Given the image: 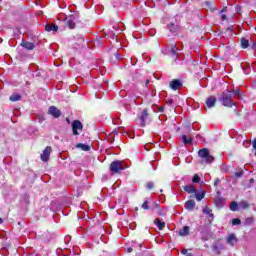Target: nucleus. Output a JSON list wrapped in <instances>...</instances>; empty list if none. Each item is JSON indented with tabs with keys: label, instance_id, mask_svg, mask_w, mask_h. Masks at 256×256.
Returning a JSON list of instances; mask_svg holds the SVG:
<instances>
[{
	"label": "nucleus",
	"instance_id": "obj_1",
	"mask_svg": "<svg viewBox=\"0 0 256 256\" xmlns=\"http://www.w3.org/2000/svg\"><path fill=\"white\" fill-rule=\"evenodd\" d=\"M232 99H233V95L231 94V92H223L221 97L219 98V101L222 103L224 107L231 108L233 107V105H235Z\"/></svg>",
	"mask_w": 256,
	"mask_h": 256
},
{
	"label": "nucleus",
	"instance_id": "obj_2",
	"mask_svg": "<svg viewBox=\"0 0 256 256\" xmlns=\"http://www.w3.org/2000/svg\"><path fill=\"white\" fill-rule=\"evenodd\" d=\"M198 155L205 161V163H213L214 161L213 156H211L207 148L199 150Z\"/></svg>",
	"mask_w": 256,
	"mask_h": 256
},
{
	"label": "nucleus",
	"instance_id": "obj_3",
	"mask_svg": "<svg viewBox=\"0 0 256 256\" xmlns=\"http://www.w3.org/2000/svg\"><path fill=\"white\" fill-rule=\"evenodd\" d=\"M123 170H125V167H123L122 161L116 160L110 164V171H112V173H118Z\"/></svg>",
	"mask_w": 256,
	"mask_h": 256
},
{
	"label": "nucleus",
	"instance_id": "obj_4",
	"mask_svg": "<svg viewBox=\"0 0 256 256\" xmlns=\"http://www.w3.org/2000/svg\"><path fill=\"white\" fill-rule=\"evenodd\" d=\"M72 131L74 135H79V131H83V124L79 120L72 122Z\"/></svg>",
	"mask_w": 256,
	"mask_h": 256
},
{
	"label": "nucleus",
	"instance_id": "obj_5",
	"mask_svg": "<svg viewBox=\"0 0 256 256\" xmlns=\"http://www.w3.org/2000/svg\"><path fill=\"white\" fill-rule=\"evenodd\" d=\"M51 151H53V149L51 148V146H47L44 151L42 152L40 158L41 161L47 162L49 161V157L51 155Z\"/></svg>",
	"mask_w": 256,
	"mask_h": 256
},
{
	"label": "nucleus",
	"instance_id": "obj_6",
	"mask_svg": "<svg viewBox=\"0 0 256 256\" xmlns=\"http://www.w3.org/2000/svg\"><path fill=\"white\" fill-rule=\"evenodd\" d=\"M49 115L55 117V119H59L61 117V110L57 109L55 106H51L48 110Z\"/></svg>",
	"mask_w": 256,
	"mask_h": 256
},
{
	"label": "nucleus",
	"instance_id": "obj_7",
	"mask_svg": "<svg viewBox=\"0 0 256 256\" xmlns=\"http://www.w3.org/2000/svg\"><path fill=\"white\" fill-rule=\"evenodd\" d=\"M226 242L228 245H231V247H235V244L237 243V236L234 233H231L227 236Z\"/></svg>",
	"mask_w": 256,
	"mask_h": 256
},
{
	"label": "nucleus",
	"instance_id": "obj_8",
	"mask_svg": "<svg viewBox=\"0 0 256 256\" xmlns=\"http://www.w3.org/2000/svg\"><path fill=\"white\" fill-rule=\"evenodd\" d=\"M147 117H149V113L147 112V109H144L142 111L141 116H140V125H141V127H145L146 121H147Z\"/></svg>",
	"mask_w": 256,
	"mask_h": 256
},
{
	"label": "nucleus",
	"instance_id": "obj_9",
	"mask_svg": "<svg viewBox=\"0 0 256 256\" xmlns=\"http://www.w3.org/2000/svg\"><path fill=\"white\" fill-rule=\"evenodd\" d=\"M217 103V98L215 96H210L206 99V107L208 109L213 108V106Z\"/></svg>",
	"mask_w": 256,
	"mask_h": 256
},
{
	"label": "nucleus",
	"instance_id": "obj_10",
	"mask_svg": "<svg viewBox=\"0 0 256 256\" xmlns=\"http://www.w3.org/2000/svg\"><path fill=\"white\" fill-rule=\"evenodd\" d=\"M167 51L170 55H177V51H181V49L177 47V44H172L167 48Z\"/></svg>",
	"mask_w": 256,
	"mask_h": 256
},
{
	"label": "nucleus",
	"instance_id": "obj_11",
	"mask_svg": "<svg viewBox=\"0 0 256 256\" xmlns=\"http://www.w3.org/2000/svg\"><path fill=\"white\" fill-rule=\"evenodd\" d=\"M181 81L179 80H172L170 82V88L173 90V91H177V89H179L181 87Z\"/></svg>",
	"mask_w": 256,
	"mask_h": 256
},
{
	"label": "nucleus",
	"instance_id": "obj_12",
	"mask_svg": "<svg viewBox=\"0 0 256 256\" xmlns=\"http://www.w3.org/2000/svg\"><path fill=\"white\" fill-rule=\"evenodd\" d=\"M66 24L69 27V29H75V17L70 16L66 18Z\"/></svg>",
	"mask_w": 256,
	"mask_h": 256
},
{
	"label": "nucleus",
	"instance_id": "obj_13",
	"mask_svg": "<svg viewBox=\"0 0 256 256\" xmlns=\"http://www.w3.org/2000/svg\"><path fill=\"white\" fill-rule=\"evenodd\" d=\"M46 31L51 32L53 31L54 33H57V31H59V26L55 25V24H47L45 26Z\"/></svg>",
	"mask_w": 256,
	"mask_h": 256
},
{
	"label": "nucleus",
	"instance_id": "obj_14",
	"mask_svg": "<svg viewBox=\"0 0 256 256\" xmlns=\"http://www.w3.org/2000/svg\"><path fill=\"white\" fill-rule=\"evenodd\" d=\"M194 194H195V198L197 201H203V199H205V191L204 190H202L201 192H198L196 190V192H194Z\"/></svg>",
	"mask_w": 256,
	"mask_h": 256
},
{
	"label": "nucleus",
	"instance_id": "obj_15",
	"mask_svg": "<svg viewBox=\"0 0 256 256\" xmlns=\"http://www.w3.org/2000/svg\"><path fill=\"white\" fill-rule=\"evenodd\" d=\"M214 203H215V205L217 206V207H223L224 205H225V199H223V198H221V197H216L215 199H214Z\"/></svg>",
	"mask_w": 256,
	"mask_h": 256
},
{
	"label": "nucleus",
	"instance_id": "obj_16",
	"mask_svg": "<svg viewBox=\"0 0 256 256\" xmlns=\"http://www.w3.org/2000/svg\"><path fill=\"white\" fill-rule=\"evenodd\" d=\"M194 207H195V201L194 200H188L185 203V209H187V211H193Z\"/></svg>",
	"mask_w": 256,
	"mask_h": 256
},
{
	"label": "nucleus",
	"instance_id": "obj_17",
	"mask_svg": "<svg viewBox=\"0 0 256 256\" xmlns=\"http://www.w3.org/2000/svg\"><path fill=\"white\" fill-rule=\"evenodd\" d=\"M184 191H186V193H197V189H195V186L193 185H186L183 187Z\"/></svg>",
	"mask_w": 256,
	"mask_h": 256
},
{
	"label": "nucleus",
	"instance_id": "obj_18",
	"mask_svg": "<svg viewBox=\"0 0 256 256\" xmlns=\"http://www.w3.org/2000/svg\"><path fill=\"white\" fill-rule=\"evenodd\" d=\"M189 226H184L180 231H179V235L180 237H187V235H189Z\"/></svg>",
	"mask_w": 256,
	"mask_h": 256
},
{
	"label": "nucleus",
	"instance_id": "obj_19",
	"mask_svg": "<svg viewBox=\"0 0 256 256\" xmlns=\"http://www.w3.org/2000/svg\"><path fill=\"white\" fill-rule=\"evenodd\" d=\"M22 47H24V49H28L29 51H33V49H35V44L31 42H23Z\"/></svg>",
	"mask_w": 256,
	"mask_h": 256
},
{
	"label": "nucleus",
	"instance_id": "obj_20",
	"mask_svg": "<svg viewBox=\"0 0 256 256\" xmlns=\"http://www.w3.org/2000/svg\"><path fill=\"white\" fill-rule=\"evenodd\" d=\"M155 225L158 227L160 231H163L165 229V222H162L161 219L159 218L155 220Z\"/></svg>",
	"mask_w": 256,
	"mask_h": 256
},
{
	"label": "nucleus",
	"instance_id": "obj_21",
	"mask_svg": "<svg viewBox=\"0 0 256 256\" xmlns=\"http://www.w3.org/2000/svg\"><path fill=\"white\" fill-rule=\"evenodd\" d=\"M76 147L78 149H82V151H89V149H91V147L89 145L81 144V143L77 144Z\"/></svg>",
	"mask_w": 256,
	"mask_h": 256
},
{
	"label": "nucleus",
	"instance_id": "obj_22",
	"mask_svg": "<svg viewBox=\"0 0 256 256\" xmlns=\"http://www.w3.org/2000/svg\"><path fill=\"white\" fill-rule=\"evenodd\" d=\"M204 6H205L207 9H209L210 11H215V10H216V9H215V5H213V3L209 2V1H206V2L204 3Z\"/></svg>",
	"mask_w": 256,
	"mask_h": 256
},
{
	"label": "nucleus",
	"instance_id": "obj_23",
	"mask_svg": "<svg viewBox=\"0 0 256 256\" xmlns=\"http://www.w3.org/2000/svg\"><path fill=\"white\" fill-rule=\"evenodd\" d=\"M241 46L243 49H247V47H249V40L242 38L241 39Z\"/></svg>",
	"mask_w": 256,
	"mask_h": 256
},
{
	"label": "nucleus",
	"instance_id": "obj_24",
	"mask_svg": "<svg viewBox=\"0 0 256 256\" xmlns=\"http://www.w3.org/2000/svg\"><path fill=\"white\" fill-rule=\"evenodd\" d=\"M10 101H13V102H15V101H21V96H20L19 94H12V95L10 96Z\"/></svg>",
	"mask_w": 256,
	"mask_h": 256
},
{
	"label": "nucleus",
	"instance_id": "obj_25",
	"mask_svg": "<svg viewBox=\"0 0 256 256\" xmlns=\"http://www.w3.org/2000/svg\"><path fill=\"white\" fill-rule=\"evenodd\" d=\"M168 29L171 33H175L177 31V25L171 23V24H168Z\"/></svg>",
	"mask_w": 256,
	"mask_h": 256
},
{
	"label": "nucleus",
	"instance_id": "obj_26",
	"mask_svg": "<svg viewBox=\"0 0 256 256\" xmlns=\"http://www.w3.org/2000/svg\"><path fill=\"white\" fill-rule=\"evenodd\" d=\"M239 207V204H237L236 201H233L231 204H230V211H237Z\"/></svg>",
	"mask_w": 256,
	"mask_h": 256
},
{
	"label": "nucleus",
	"instance_id": "obj_27",
	"mask_svg": "<svg viewBox=\"0 0 256 256\" xmlns=\"http://www.w3.org/2000/svg\"><path fill=\"white\" fill-rule=\"evenodd\" d=\"M203 213L205 214V215H209L212 219H213V214H212V210L210 209V208H208V207H205L204 209H203Z\"/></svg>",
	"mask_w": 256,
	"mask_h": 256
},
{
	"label": "nucleus",
	"instance_id": "obj_28",
	"mask_svg": "<svg viewBox=\"0 0 256 256\" xmlns=\"http://www.w3.org/2000/svg\"><path fill=\"white\" fill-rule=\"evenodd\" d=\"M239 207H241V209H249V203L247 201H242L239 203Z\"/></svg>",
	"mask_w": 256,
	"mask_h": 256
},
{
	"label": "nucleus",
	"instance_id": "obj_29",
	"mask_svg": "<svg viewBox=\"0 0 256 256\" xmlns=\"http://www.w3.org/2000/svg\"><path fill=\"white\" fill-rule=\"evenodd\" d=\"M214 252L217 253V255L221 254V251H223V245L221 246H214Z\"/></svg>",
	"mask_w": 256,
	"mask_h": 256
},
{
	"label": "nucleus",
	"instance_id": "obj_30",
	"mask_svg": "<svg viewBox=\"0 0 256 256\" xmlns=\"http://www.w3.org/2000/svg\"><path fill=\"white\" fill-rule=\"evenodd\" d=\"M182 141L185 143V145H189V143H191V138H187L186 135H183Z\"/></svg>",
	"mask_w": 256,
	"mask_h": 256
},
{
	"label": "nucleus",
	"instance_id": "obj_31",
	"mask_svg": "<svg viewBox=\"0 0 256 256\" xmlns=\"http://www.w3.org/2000/svg\"><path fill=\"white\" fill-rule=\"evenodd\" d=\"M201 181V177H199L198 174H195L194 177L192 178L193 183H199Z\"/></svg>",
	"mask_w": 256,
	"mask_h": 256
},
{
	"label": "nucleus",
	"instance_id": "obj_32",
	"mask_svg": "<svg viewBox=\"0 0 256 256\" xmlns=\"http://www.w3.org/2000/svg\"><path fill=\"white\" fill-rule=\"evenodd\" d=\"M232 225H241V220L239 218H235L232 220Z\"/></svg>",
	"mask_w": 256,
	"mask_h": 256
},
{
	"label": "nucleus",
	"instance_id": "obj_33",
	"mask_svg": "<svg viewBox=\"0 0 256 256\" xmlns=\"http://www.w3.org/2000/svg\"><path fill=\"white\" fill-rule=\"evenodd\" d=\"M254 221L255 219H253V217H249L246 219V225H251Z\"/></svg>",
	"mask_w": 256,
	"mask_h": 256
},
{
	"label": "nucleus",
	"instance_id": "obj_34",
	"mask_svg": "<svg viewBox=\"0 0 256 256\" xmlns=\"http://www.w3.org/2000/svg\"><path fill=\"white\" fill-rule=\"evenodd\" d=\"M142 209H149V204L147 201H145L143 204H142Z\"/></svg>",
	"mask_w": 256,
	"mask_h": 256
},
{
	"label": "nucleus",
	"instance_id": "obj_35",
	"mask_svg": "<svg viewBox=\"0 0 256 256\" xmlns=\"http://www.w3.org/2000/svg\"><path fill=\"white\" fill-rule=\"evenodd\" d=\"M153 186V182H148L146 185L147 189H153Z\"/></svg>",
	"mask_w": 256,
	"mask_h": 256
},
{
	"label": "nucleus",
	"instance_id": "obj_36",
	"mask_svg": "<svg viewBox=\"0 0 256 256\" xmlns=\"http://www.w3.org/2000/svg\"><path fill=\"white\" fill-rule=\"evenodd\" d=\"M181 253H182V255H189V250H187V249H183L182 251H181Z\"/></svg>",
	"mask_w": 256,
	"mask_h": 256
},
{
	"label": "nucleus",
	"instance_id": "obj_37",
	"mask_svg": "<svg viewBox=\"0 0 256 256\" xmlns=\"http://www.w3.org/2000/svg\"><path fill=\"white\" fill-rule=\"evenodd\" d=\"M235 177H243V172H236Z\"/></svg>",
	"mask_w": 256,
	"mask_h": 256
},
{
	"label": "nucleus",
	"instance_id": "obj_38",
	"mask_svg": "<svg viewBox=\"0 0 256 256\" xmlns=\"http://www.w3.org/2000/svg\"><path fill=\"white\" fill-rule=\"evenodd\" d=\"M221 21H227V16L225 14L221 15Z\"/></svg>",
	"mask_w": 256,
	"mask_h": 256
},
{
	"label": "nucleus",
	"instance_id": "obj_39",
	"mask_svg": "<svg viewBox=\"0 0 256 256\" xmlns=\"http://www.w3.org/2000/svg\"><path fill=\"white\" fill-rule=\"evenodd\" d=\"M219 183H221V180L216 179L215 182H214L215 187H217V185H219Z\"/></svg>",
	"mask_w": 256,
	"mask_h": 256
},
{
	"label": "nucleus",
	"instance_id": "obj_40",
	"mask_svg": "<svg viewBox=\"0 0 256 256\" xmlns=\"http://www.w3.org/2000/svg\"><path fill=\"white\" fill-rule=\"evenodd\" d=\"M173 104V100H168L167 101V105H172Z\"/></svg>",
	"mask_w": 256,
	"mask_h": 256
},
{
	"label": "nucleus",
	"instance_id": "obj_41",
	"mask_svg": "<svg viewBox=\"0 0 256 256\" xmlns=\"http://www.w3.org/2000/svg\"><path fill=\"white\" fill-rule=\"evenodd\" d=\"M133 251V248H127V252L131 253Z\"/></svg>",
	"mask_w": 256,
	"mask_h": 256
},
{
	"label": "nucleus",
	"instance_id": "obj_42",
	"mask_svg": "<svg viewBox=\"0 0 256 256\" xmlns=\"http://www.w3.org/2000/svg\"><path fill=\"white\" fill-rule=\"evenodd\" d=\"M234 95H239V90H234Z\"/></svg>",
	"mask_w": 256,
	"mask_h": 256
},
{
	"label": "nucleus",
	"instance_id": "obj_43",
	"mask_svg": "<svg viewBox=\"0 0 256 256\" xmlns=\"http://www.w3.org/2000/svg\"><path fill=\"white\" fill-rule=\"evenodd\" d=\"M1 224H3V219H2V218H0V225H1Z\"/></svg>",
	"mask_w": 256,
	"mask_h": 256
},
{
	"label": "nucleus",
	"instance_id": "obj_44",
	"mask_svg": "<svg viewBox=\"0 0 256 256\" xmlns=\"http://www.w3.org/2000/svg\"><path fill=\"white\" fill-rule=\"evenodd\" d=\"M146 85H149V80L146 81Z\"/></svg>",
	"mask_w": 256,
	"mask_h": 256
},
{
	"label": "nucleus",
	"instance_id": "obj_45",
	"mask_svg": "<svg viewBox=\"0 0 256 256\" xmlns=\"http://www.w3.org/2000/svg\"><path fill=\"white\" fill-rule=\"evenodd\" d=\"M116 57H117V59H121V57H119V55H117Z\"/></svg>",
	"mask_w": 256,
	"mask_h": 256
},
{
	"label": "nucleus",
	"instance_id": "obj_46",
	"mask_svg": "<svg viewBox=\"0 0 256 256\" xmlns=\"http://www.w3.org/2000/svg\"><path fill=\"white\" fill-rule=\"evenodd\" d=\"M250 181H251V183H253V181H255V180L251 179Z\"/></svg>",
	"mask_w": 256,
	"mask_h": 256
},
{
	"label": "nucleus",
	"instance_id": "obj_47",
	"mask_svg": "<svg viewBox=\"0 0 256 256\" xmlns=\"http://www.w3.org/2000/svg\"><path fill=\"white\" fill-rule=\"evenodd\" d=\"M237 13H239V8H237Z\"/></svg>",
	"mask_w": 256,
	"mask_h": 256
},
{
	"label": "nucleus",
	"instance_id": "obj_48",
	"mask_svg": "<svg viewBox=\"0 0 256 256\" xmlns=\"http://www.w3.org/2000/svg\"><path fill=\"white\" fill-rule=\"evenodd\" d=\"M237 13H239V8H237Z\"/></svg>",
	"mask_w": 256,
	"mask_h": 256
},
{
	"label": "nucleus",
	"instance_id": "obj_49",
	"mask_svg": "<svg viewBox=\"0 0 256 256\" xmlns=\"http://www.w3.org/2000/svg\"><path fill=\"white\" fill-rule=\"evenodd\" d=\"M222 11H226V8H224Z\"/></svg>",
	"mask_w": 256,
	"mask_h": 256
}]
</instances>
